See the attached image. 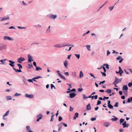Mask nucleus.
Wrapping results in <instances>:
<instances>
[{
    "label": "nucleus",
    "instance_id": "nucleus-1",
    "mask_svg": "<svg viewBox=\"0 0 132 132\" xmlns=\"http://www.w3.org/2000/svg\"><path fill=\"white\" fill-rule=\"evenodd\" d=\"M47 16L51 19L55 20L57 17V15H56L51 14L48 15Z\"/></svg>",
    "mask_w": 132,
    "mask_h": 132
},
{
    "label": "nucleus",
    "instance_id": "nucleus-2",
    "mask_svg": "<svg viewBox=\"0 0 132 132\" xmlns=\"http://www.w3.org/2000/svg\"><path fill=\"white\" fill-rule=\"evenodd\" d=\"M25 60V59L24 57H20V58L18 59L17 61L18 62L20 63H21L22 61Z\"/></svg>",
    "mask_w": 132,
    "mask_h": 132
},
{
    "label": "nucleus",
    "instance_id": "nucleus-3",
    "mask_svg": "<svg viewBox=\"0 0 132 132\" xmlns=\"http://www.w3.org/2000/svg\"><path fill=\"white\" fill-rule=\"evenodd\" d=\"M3 39L4 40H14L13 38H12L11 37L7 36H4L3 37Z\"/></svg>",
    "mask_w": 132,
    "mask_h": 132
},
{
    "label": "nucleus",
    "instance_id": "nucleus-4",
    "mask_svg": "<svg viewBox=\"0 0 132 132\" xmlns=\"http://www.w3.org/2000/svg\"><path fill=\"white\" fill-rule=\"evenodd\" d=\"M8 61L10 62L9 64V65L11 67H12L13 68H14V64L15 63V62L11 60H8Z\"/></svg>",
    "mask_w": 132,
    "mask_h": 132
},
{
    "label": "nucleus",
    "instance_id": "nucleus-5",
    "mask_svg": "<svg viewBox=\"0 0 132 132\" xmlns=\"http://www.w3.org/2000/svg\"><path fill=\"white\" fill-rule=\"evenodd\" d=\"M24 96L25 97L29 98H32L34 97V96L33 94L29 95L26 94H25Z\"/></svg>",
    "mask_w": 132,
    "mask_h": 132
},
{
    "label": "nucleus",
    "instance_id": "nucleus-6",
    "mask_svg": "<svg viewBox=\"0 0 132 132\" xmlns=\"http://www.w3.org/2000/svg\"><path fill=\"white\" fill-rule=\"evenodd\" d=\"M28 61L29 62H31L32 61H33V57L30 54L28 55Z\"/></svg>",
    "mask_w": 132,
    "mask_h": 132
},
{
    "label": "nucleus",
    "instance_id": "nucleus-7",
    "mask_svg": "<svg viewBox=\"0 0 132 132\" xmlns=\"http://www.w3.org/2000/svg\"><path fill=\"white\" fill-rule=\"evenodd\" d=\"M0 20L1 21H3L4 20H6L10 19L9 17V16L5 17L3 18H0Z\"/></svg>",
    "mask_w": 132,
    "mask_h": 132
},
{
    "label": "nucleus",
    "instance_id": "nucleus-8",
    "mask_svg": "<svg viewBox=\"0 0 132 132\" xmlns=\"http://www.w3.org/2000/svg\"><path fill=\"white\" fill-rule=\"evenodd\" d=\"M42 114H40L37 116V119L36 121L37 122L39 121V120L42 119Z\"/></svg>",
    "mask_w": 132,
    "mask_h": 132
},
{
    "label": "nucleus",
    "instance_id": "nucleus-9",
    "mask_svg": "<svg viewBox=\"0 0 132 132\" xmlns=\"http://www.w3.org/2000/svg\"><path fill=\"white\" fill-rule=\"evenodd\" d=\"M122 125L123 126V128H125V127H128L129 126V125L128 124H126V121H125L122 124Z\"/></svg>",
    "mask_w": 132,
    "mask_h": 132
},
{
    "label": "nucleus",
    "instance_id": "nucleus-10",
    "mask_svg": "<svg viewBox=\"0 0 132 132\" xmlns=\"http://www.w3.org/2000/svg\"><path fill=\"white\" fill-rule=\"evenodd\" d=\"M76 95V94L74 93H71L69 94L70 97L72 98L74 97Z\"/></svg>",
    "mask_w": 132,
    "mask_h": 132
},
{
    "label": "nucleus",
    "instance_id": "nucleus-11",
    "mask_svg": "<svg viewBox=\"0 0 132 132\" xmlns=\"http://www.w3.org/2000/svg\"><path fill=\"white\" fill-rule=\"evenodd\" d=\"M110 125V123L108 122H104L103 124V126L106 127H108Z\"/></svg>",
    "mask_w": 132,
    "mask_h": 132
},
{
    "label": "nucleus",
    "instance_id": "nucleus-12",
    "mask_svg": "<svg viewBox=\"0 0 132 132\" xmlns=\"http://www.w3.org/2000/svg\"><path fill=\"white\" fill-rule=\"evenodd\" d=\"M57 74H58V75L62 79H63L64 80H66V79L65 77L64 76H63L62 74L59 73H57Z\"/></svg>",
    "mask_w": 132,
    "mask_h": 132
},
{
    "label": "nucleus",
    "instance_id": "nucleus-13",
    "mask_svg": "<svg viewBox=\"0 0 132 132\" xmlns=\"http://www.w3.org/2000/svg\"><path fill=\"white\" fill-rule=\"evenodd\" d=\"M128 87L127 85H124L122 87V90H125L126 91V93H127Z\"/></svg>",
    "mask_w": 132,
    "mask_h": 132
},
{
    "label": "nucleus",
    "instance_id": "nucleus-14",
    "mask_svg": "<svg viewBox=\"0 0 132 132\" xmlns=\"http://www.w3.org/2000/svg\"><path fill=\"white\" fill-rule=\"evenodd\" d=\"M91 109V106L90 103L86 106V109L87 110H89Z\"/></svg>",
    "mask_w": 132,
    "mask_h": 132
},
{
    "label": "nucleus",
    "instance_id": "nucleus-15",
    "mask_svg": "<svg viewBox=\"0 0 132 132\" xmlns=\"http://www.w3.org/2000/svg\"><path fill=\"white\" fill-rule=\"evenodd\" d=\"M64 64L65 67L67 68L68 65V62L67 60H66L64 62Z\"/></svg>",
    "mask_w": 132,
    "mask_h": 132
},
{
    "label": "nucleus",
    "instance_id": "nucleus-16",
    "mask_svg": "<svg viewBox=\"0 0 132 132\" xmlns=\"http://www.w3.org/2000/svg\"><path fill=\"white\" fill-rule=\"evenodd\" d=\"M116 79L117 81L119 83V82H121V81L122 80V78H121L120 79H119L118 78H117L116 77L115 78V80H116Z\"/></svg>",
    "mask_w": 132,
    "mask_h": 132
},
{
    "label": "nucleus",
    "instance_id": "nucleus-17",
    "mask_svg": "<svg viewBox=\"0 0 132 132\" xmlns=\"http://www.w3.org/2000/svg\"><path fill=\"white\" fill-rule=\"evenodd\" d=\"M79 114L78 113H75V116L73 117V119L74 120H75L76 118L78 117Z\"/></svg>",
    "mask_w": 132,
    "mask_h": 132
},
{
    "label": "nucleus",
    "instance_id": "nucleus-18",
    "mask_svg": "<svg viewBox=\"0 0 132 132\" xmlns=\"http://www.w3.org/2000/svg\"><path fill=\"white\" fill-rule=\"evenodd\" d=\"M50 26H48V28H47L46 31V33H49L51 32V30L50 29Z\"/></svg>",
    "mask_w": 132,
    "mask_h": 132
},
{
    "label": "nucleus",
    "instance_id": "nucleus-19",
    "mask_svg": "<svg viewBox=\"0 0 132 132\" xmlns=\"http://www.w3.org/2000/svg\"><path fill=\"white\" fill-rule=\"evenodd\" d=\"M61 45L62 44H59L54 45V46L56 47L60 48L62 47V45Z\"/></svg>",
    "mask_w": 132,
    "mask_h": 132
},
{
    "label": "nucleus",
    "instance_id": "nucleus-20",
    "mask_svg": "<svg viewBox=\"0 0 132 132\" xmlns=\"http://www.w3.org/2000/svg\"><path fill=\"white\" fill-rule=\"evenodd\" d=\"M5 48V45H4L1 44L0 45V49H4Z\"/></svg>",
    "mask_w": 132,
    "mask_h": 132
},
{
    "label": "nucleus",
    "instance_id": "nucleus-21",
    "mask_svg": "<svg viewBox=\"0 0 132 132\" xmlns=\"http://www.w3.org/2000/svg\"><path fill=\"white\" fill-rule=\"evenodd\" d=\"M9 111H7L3 115V119L4 120L5 119L4 117L8 115L9 113Z\"/></svg>",
    "mask_w": 132,
    "mask_h": 132
},
{
    "label": "nucleus",
    "instance_id": "nucleus-22",
    "mask_svg": "<svg viewBox=\"0 0 132 132\" xmlns=\"http://www.w3.org/2000/svg\"><path fill=\"white\" fill-rule=\"evenodd\" d=\"M13 69L16 72H22V71L21 70V69H16L15 68H13Z\"/></svg>",
    "mask_w": 132,
    "mask_h": 132
},
{
    "label": "nucleus",
    "instance_id": "nucleus-23",
    "mask_svg": "<svg viewBox=\"0 0 132 132\" xmlns=\"http://www.w3.org/2000/svg\"><path fill=\"white\" fill-rule=\"evenodd\" d=\"M131 101H132V97L128 98L127 102L128 103H130Z\"/></svg>",
    "mask_w": 132,
    "mask_h": 132
},
{
    "label": "nucleus",
    "instance_id": "nucleus-24",
    "mask_svg": "<svg viewBox=\"0 0 132 132\" xmlns=\"http://www.w3.org/2000/svg\"><path fill=\"white\" fill-rule=\"evenodd\" d=\"M116 80L117 79L115 80V81L113 82V84L114 85L115 87H118V86L116 84L118 83V82H117Z\"/></svg>",
    "mask_w": 132,
    "mask_h": 132
},
{
    "label": "nucleus",
    "instance_id": "nucleus-25",
    "mask_svg": "<svg viewBox=\"0 0 132 132\" xmlns=\"http://www.w3.org/2000/svg\"><path fill=\"white\" fill-rule=\"evenodd\" d=\"M118 119V118L116 117H114V118H112L111 120L112 121H116Z\"/></svg>",
    "mask_w": 132,
    "mask_h": 132
},
{
    "label": "nucleus",
    "instance_id": "nucleus-26",
    "mask_svg": "<svg viewBox=\"0 0 132 132\" xmlns=\"http://www.w3.org/2000/svg\"><path fill=\"white\" fill-rule=\"evenodd\" d=\"M80 87L81 88H79L78 89V90L79 92H81L83 90V89L81 88V84L80 85Z\"/></svg>",
    "mask_w": 132,
    "mask_h": 132
},
{
    "label": "nucleus",
    "instance_id": "nucleus-27",
    "mask_svg": "<svg viewBox=\"0 0 132 132\" xmlns=\"http://www.w3.org/2000/svg\"><path fill=\"white\" fill-rule=\"evenodd\" d=\"M106 92L110 94L111 93V90L110 89H108L106 91Z\"/></svg>",
    "mask_w": 132,
    "mask_h": 132
},
{
    "label": "nucleus",
    "instance_id": "nucleus-28",
    "mask_svg": "<svg viewBox=\"0 0 132 132\" xmlns=\"http://www.w3.org/2000/svg\"><path fill=\"white\" fill-rule=\"evenodd\" d=\"M6 98L7 99V101L11 100L12 99L11 97V96H6Z\"/></svg>",
    "mask_w": 132,
    "mask_h": 132
},
{
    "label": "nucleus",
    "instance_id": "nucleus-29",
    "mask_svg": "<svg viewBox=\"0 0 132 132\" xmlns=\"http://www.w3.org/2000/svg\"><path fill=\"white\" fill-rule=\"evenodd\" d=\"M86 47L87 48L88 50L89 51H90V45H88L86 46Z\"/></svg>",
    "mask_w": 132,
    "mask_h": 132
},
{
    "label": "nucleus",
    "instance_id": "nucleus-30",
    "mask_svg": "<svg viewBox=\"0 0 132 132\" xmlns=\"http://www.w3.org/2000/svg\"><path fill=\"white\" fill-rule=\"evenodd\" d=\"M83 73L81 71L80 72V76L79 77L81 78L83 76Z\"/></svg>",
    "mask_w": 132,
    "mask_h": 132
},
{
    "label": "nucleus",
    "instance_id": "nucleus-31",
    "mask_svg": "<svg viewBox=\"0 0 132 132\" xmlns=\"http://www.w3.org/2000/svg\"><path fill=\"white\" fill-rule=\"evenodd\" d=\"M42 70V68L40 67H39L37 66L36 67V71H38L39 70Z\"/></svg>",
    "mask_w": 132,
    "mask_h": 132
},
{
    "label": "nucleus",
    "instance_id": "nucleus-32",
    "mask_svg": "<svg viewBox=\"0 0 132 132\" xmlns=\"http://www.w3.org/2000/svg\"><path fill=\"white\" fill-rule=\"evenodd\" d=\"M17 65L19 67V69H21V68H22V67L21 64L18 63L17 64Z\"/></svg>",
    "mask_w": 132,
    "mask_h": 132
},
{
    "label": "nucleus",
    "instance_id": "nucleus-33",
    "mask_svg": "<svg viewBox=\"0 0 132 132\" xmlns=\"http://www.w3.org/2000/svg\"><path fill=\"white\" fill-rule=\"evenodd\" d=\"M108 106L109 108L113 109V106L111 104L109 105H108Z\"/></svg>",
    "mask_w": 132,
    "mask_h": 132
},
{
    "label": "nucleus",
    "instance_id": "nucleus-34",
    "mask_svg": "<svg viewBox=\"0 0 132 132\" xmlns=\"http://www.w3.org/2000/svg\"><path fill=\"white\" fill-rule=\"evenodd\" d=\"M18 28L20 29H26V27H22L21 26H18L17 27Z\"/></svg>",
    "mask_w": 132,
    "mask_h": 132
},
{
    "label": "nucleus",
    "instance_id": "nucleus-35",
    "mask_svg": "<svg viewBox=\"0 0 132 132\" xmlns=\"http://www.w3.org/2000/svg\"><path fill=\"white\" fill-rule=\"evenodd\" d=\"M119 103L118 102H117L114 105V106L116 107H118V106Z\"/></svg>",
    "mask_w": 132,
    "mask_h": 132
},
{
    "label": "nucleus",
    "instance_id": "nucleus-36",
    "mask_svg": "<svg viewBox=\"0 0 132 132\" xmlns=\"http://www.w3.org/2000/svg\"><path fill=\"white\" fill-rule=\"evenodd\" d=\"M125 120L124 119H123L122 118L120 120V123L121 124L123 122H124Z\"/></svg>",
    "mask_w": 132,
    "mask_h": 132
},
{
    "label": "nucleus",
    "instance_id": "nucleus-37",
    "mask_svg": "<svg viewBox=\"0 0 132 132\" xmlns=\"http://www.w3.org/2000/svg\"><path fill=\"white\" fill-rule=\"evenodd\" d=\"M114 7V6H110L109 7V9L110 11L112 10L113 9Z\"/></svg>",
    "mask_w": 132,
    "mask_h": 132
},
{
    "label": "nucleus",
    "instance_id": "nucleus-38",
    "mask_svg": "<svg viewBox=\"0 0 132 132\" xmlns=\"http://www.w3.org/2000/svg\"><path fill=\"white\" fill-rule=\"evenodd\" d=\"M74 55L76 56V57L78 59L80 58V55L79 54H75Z\"/></svg>",
    "mask_w": 132,
    "mask_h": 132
},
{
    "label": "nucleus",
    "instance_id": "nucleus-39",
    "mask_svg": "<svg viewBox=\"0 0 132 132\" xmlns=\"http://www.w3.org/2000/svg\"><path fill=\"white\" fill-rule=\"evenodd\" d=\"M83 96V99L84 100H85L87 98V97L85 96V95L84 94H83L82 95Z\"/></svg>",
    "mask_w": 132,
    "mask_h": 132
},
{
    "label": "nucleus",
    "instance_id": "nucleus-40",
    "mask_svg": "<svg viewBox=\"0 0 132 132\" xmlns=\"http://www.w3.org/2000/svg\"><path fill=\"white\" fill-rule=\"evenodd\" d=\"M101 102L100 100H98L97 101V105H99L101 104Z\"/></svg>",
    "mask_w": 132,
    "mask_h": 132
},
{
    "label": "nucleus",
    "instance_id": "nucleus-41",
    "mask_svg": "<svg viewBox=\"0 0 132 132\" xmlns=\"http://www.w3.org/2000/svg\"><path fill=\"white\" fill-rule=\"evenodd\" d=\"M26 128L27 131L28 132V131L29 130V129L30 128V127L29 126H26Z\"/></svg>",
    "mask_w": 132,
    "mask_h": 132
},
{
    "label": "nucleus",
    "instance_id": "nucleus-42",
    "mask_svg": "<svg viewBox=\"0 0 132 132\" xmlns=\"http://www.w3.org/2000/svg\"><path fill=\"white\" fill-rule=\"evenodd\" d=\"M101 72L103 76H104V77H105L106 76V75L105 72H102L101 71Z\"/></svg>",
    "mask_w": 132,
    "mask_h": 132
},
{
    "label": "nucleus",
    "instance_id": "nucleus-43",
    "mask_svg": "<svg viewBox=\"0 0 132 132\" xmlns=\"http://www.w3.org/2000/svg\"><path fill=\"white\" fill-rule=\"evenodd\" d=\"M62 122L60 123L57 126L59 127V128H61L62 127Z\"/></svg>",
    "mask_w": 132,
    "mask_h": 132
},
{
    "label": "nucleus",
    "instance_id": "nucleus-44",
    "mask_svg": "<svg viewBox=\"0 0 132 132\" xmlns=\"http://www.w3.org/2000/svg\"><path fill=\"white\" fill-rule=\"evenodd\" d=\"M73 108L71 106H70V111H73Z\"/></svg>",
    "mask_w": 132,
    "mask_h": 132
},
{
    "label": "nucleus",
    "instance_id": "nucleus-45",
    "mask_svg": "<svg viewBox=\"0 0 132 132\" xmlns=\"http://www.w3.org/2000/svg\"><path fill=\"white\" fill-rule=\"evenodd\" d=\"M21 95V94H18L17 93H16L14 95V96H20Z\"/></svg>",
    "mask_w": 132,
    "mask_h": 132
},
{
    "label": "nucleus",
    "instance_id": "nucleus-46",
    "mask_svg": "<svg viewBox=\"0 0 132 132\" xmlns=\"http://www.w3.org/2000/svg\"><path fill=\"white\" fill-rule=\"evenodd\" d=\"M28 65L30 66L28 67V68L30 69H31V67H33V66L32 64H28Z\"/></svg>",
    "mask_w": 132,
    "mask_h": 132
},
{
    "label": "nucleus",
    "instance_id": "nucleus-47",
    "mask_svg": "<svg viewBox=\"0 0 132 132\" xmlns=\"http://www.w3.org/2000/svg\"><path fill=\"white\" fill-rule=\"evenodd\" d=\"M53 88H54L55 89H56V88L54 86V85L53 84H51V88L52 89Z\"/></svg>",
    "mask_w": 132,
    "mask_h": 132
},
{
    "label": "nucleus",
    "instance_id": "nucleus-48",
    "mask_svg": "<svg viewBox=\"0 0 132 132\" xmlns=\"http://www.w3.org/2000/svg\"><path fill=\"white\" fill-rule=\"evenodd\" d=\"M96 118L95 117H93L91 118V120L92 121H93L95 120H96Z\"/></svg>",
    "mask_w": 132,
    "mask_h": 132
},
{
    "label": "nucleus",
    "instance_id": "nucleus-49",
    "mask_svg": "<svg viewBox=\"0 0 132 132\" xmlns=\"http://www.w3.org/2000/svg\"><path fill=\"white\" fill-rule=\"evenodd\" d=\"M62 119V118L61 117L59 116V121H61Z\"/></svg>",
    "mask_w": 132,
    "mask_h": 132
},
{
    "label": "nucleus",
    "instance_id": "nucleus-50",
    "mask_svg": "<svg viewBox=\"0 0 132 132\" xmlns=\"http://www.w3.org/2000/svg\"><path fill=\"white\" fill-rule=\"evenodd\" d=\"M70 92H74L76 91V89L75 88H73L72 89L70 90Z\"/></svg>",
    "mask_w": 132,
    "mask_h": 132
},
{
    "label": "nucleus",
    "instance_id": "nucleus-51",
    "mask_svg": "<svg viewBox=\"0 0 132 132\" xmlns=\"http://www.w3.org/2000/svg\"><path fill=\"white\" fill-rule=\"evenodd\" d=\"M64 74L67 76H68L69 75V73L68 72H64Z\"/></svg>",
    "mask_w": 132,
    "mask_h": 132
},
{
    "label": "nucleus",
    "instance_id": "nucleus-52",
    "mask_svg": "<svg viewBox=\"0 0 132 132\" xmlns=\"http://www.w3.org/2000/svg\"><path fill=\"white\" fill-rule=\"evenodd\" d=\"M122 58V57L121 56H119L117 58V60H119L121 59Z\"/></svg>",
    "mask_w": 132,
    "mask_h": 132
},
{
    "label": "nucleus",
    "instance_id": "nucleus-53",
    "mask_svg": "<svg viewBox=\"0 0 132 132\" xmlns=\"http://www.w3.org/2000/svg\"><path fill=\"white\" fill-rule=\"evenodd\" d=\"M36 79H38L39 78H42V77L40 76H38L37 77H35Z\"/></svg>",
    "mask_w": 132,
    "mask_h": 132
},
{
    "label": "nucleus",
    "instance_id": "nucleus-54",
    "mask_svg": "<svg viewBox=\"0 0 132 132\" xmlns=\"http://www.w3.org/2000/svg\"><path fill=\"white\" fill-rule=\"evenodd\" d=\"M128 85L129 87H131L132 86V83L129 82L128 84Z\"/></svg>",
    "mask_w": 132,
    "mask_h": 132
},
{
    "label": "nucleus",
    "instance_id": "nucleus-55",
    "mask_svg": "<svg viewBox=\"0 0 132 132\" xmlns=\"http://www.w3.org/2000/svg\"><path fill=\"white\" fill-rule=\"evenodd\" d=\"M36 27H37L38 28H42V26H41V25L39 24H38L37 25H36Z\"/></svg>",
    "mask_w": 132,
    "mask_h": 132
},
{
    "label": "nucleus",
    "instance_id": "nucleus-56",
    "mask_svg": "<svg viewBox=\"0 0 132 132\" xmlns=\"http://www.w3.org/2000/svg\"><path fill=\"white\" fill-rule=\"evenodd\" d=\"M105 80H104L102 81H101L100 83H99V84L100 85H101V83L102 84H103L104 83H105Z\"/></svg>",
    "mask_w": 132,
    "mask_h": 132
},
{
    "label": "nucleus",
    "instance_id": "nucleus-57",
    "mask_svg": "<svg viewBox=\"0 0 132 132\" xmlns=\"http://www.w3.org/2000/svg\"><path fill=\"white\" fill-rule=\"evenodd\" d=\"M62 124L63 125V126L65 127H67V124H65V123H64L63 122H62Z\"/></svg>",
    "mask_w": 132,
    "mask_h": 132
},
{
    "label": "nucleus",
    "instance_id": "nucleus-58",
    "mask_svg": "<svg viewBox=\"0 0 132 132\" xmlns=\"http://www.w3.org/2000/svg\"><path fill=\"white\" fill-rule=\"evenodd\" d=\"M89 74L92 77H93V78H95V77L94 76V75L92 73H90Z\"/></svg>",
    "mask_w": 132,
    "mask_h": 132
},
{
    "label": "nucleus",
    "instance_id": "nucleus-59",
    "mask_svg": "<svg viewBox=\"0 0 132 132\" xmlns=\"http://www.w3.org/2000/svg\"><path fill=\"white\" fill-rule=\"evenodd\" d=\"M67 84L69 86L70 88H72V86L71 84H69L68 83H67Z\"/></svg>",
    "mask_w": 132,
    "mask_h": 132
},
{
    "label": "nucleus",
    "instance_id": "nucleus-60",
    "mask_svg": "<svg viewBox=\"0 0 132 132\" xmlns=\"http://www.w3.org/2000/svg\"><path fill=\"white\" fill-rule=\"evenodd\" d=\"M33 65L35 66L36 67H37L36 65V62H33Z\"/></svg>",
    "mask_w": 132,
    "mask_h": 132
},
{
    "label": "nucleus",
    "instance_id": "nucleus-61",
    "mask_svg": "<svg viewBox=\"0 0 132 132\" xmlns=\"http://www.w3.org/2000/svg\"><path fill=\"white\" fill-rule=\"evenodd\" d=\"M123 73V72L122 70L120 72V73H119L120 74V76H121L122 75V73Z\"/></svg>",
    "mask_w": 132,
    "mask_h": 132
},
{
    "label": "nucleus",
    "instance_id": "nucleus-62",
    "mask_svg": "<svg viewBox=\"0 0 132 132\" xmlns=\"http://www.w3.org/2000/svg\"><path fill=\"white\" fill-rule=\"evenodd\" d=\"M124 71H125V72L127 74H129V72H128L127 71V70H126L125 69H124Z\"/></svg>",
    "mask_w": 132,
    "mask_h": 132
},
{
    "label": "nucleus",
    "instance_id": "nucleus-63",
    "mask_svg": "<svg viewBox=\"0 0 132 132\" xmlns=\"http://www.w3.org/2000/svg\"><path fill=\"white\" fill-rule=\"evenodd\" d=\"M67 43H64L63 44V45L62 46V47H65V46H66L67 45Z\"/></svg>",
    "mask_w": 132,
    "mask_h": 132
},
{
    "label": "nucleus",
    "instance_id": "nucleus-64",
    "mask_svg": "<svg viewBox=\"0 0 132 132\" xmlns=\"http://www.w3.org/2000/svg\"><path fill=\"white\" fill-rule=\"evenodd\" d=\"M107 56H108V55H109L110 53V52L109 50H108L107 51Z\"/></svg>",
    "mask_w": 132,
    "mask_h": 132
}]
</instances>
